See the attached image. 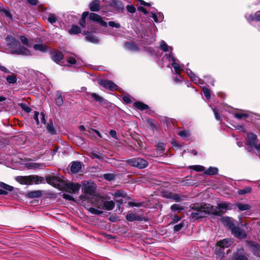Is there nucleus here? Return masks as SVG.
Listing matches in <instances>:
<instances>
[{"mask_svg": "<svg viewBox=\"0 0 260 260\" xmlns=\"http://www.w3.org/2000/svg\"><path fill=\"white\" fill-rule=\"evenodd\" d=\"M237 207L241 211L247 210L250 209V207L248 204H244L239 203L237 205Z\"/></svg>", "mask_w": 260, "mask_h": 260, "instance_id": "46", "label": "nucleus"}, {"mask_svg": "<svg viewBox=\"0 0 260 260\" xmlns=\"http://www.w3.org/2000/svg\"><path fill=\"white\" fill-rule=\"evenodd\" d=\"M202 90L204 94V95L207 99H209L211 98L210 90L206 87L204 86L202 87Z\"/></svg>", "mask_w": 260, "mask_h": 260, "instance_id": "48", "label": "nucleus"}, {"mask_svg": "<svg viewBox=\"0 0 260 260\" xmlns=\"http://www.w3.org/2000/svg\"><path fill=\"white\" fill-rule=\"evenodd\" d=\"M100 1L93 0L90 4V10L91 11L98 12L100 10Z\"/></svg>", "mask_w": 260, "mask_h": 260, "instance_id": "24", "label": "nucleus"}, {"mask_svg": "<svg viewBox=\"0 0 260 260\" xmlns=\"http://www.w3.org/2000/svg\"><path fill=\"white\" fill-rule=\"evenodd\" d=\"M218 171L217 168L210 167L205 171V173L208 175H213L217 174Z\"/></svg>", "mask_w": 260, "mask_h": 260, "instance_id": "34", "label": "nucleus"}, {"mask_svg": "<svg viewBox=\"0 0 260 260\" xmlns=\"http://www.w3.org/2000/svg\"><path fill=\"white\" fill-rule=\"evenodd\" d=\"M19 106L26 113H30L31 111V109L27 106L25 103H20L19 104Z\"/></svg>", "mask_w": 260, "mask_h": 260, "instance_id": "45", "label": "nucleus"}, {"mask_svg": "<svg viewBox=\"0 0 260 260\" xmlns=\"http://www.w3.org/2000/svg\"><path fill=\"white\" fill-rule=\"evenodd\" d=\"M134 106L138 109L141 110H145L148 109L149 107L147 105L141 102H137L134 103Z\"/></svg>", "mask_w": 260, "mask_h": 260, "instance_id": "30", "label": "nucleus"}, {"mask_svg": "<svg viewBox=\"0 0 260 260\" xmlns=\"http://www.w3.org/2000/svg\"><path fill=\"white\" fill-rule=\"evenodd\" d=\"M68 62L71 64H75L76 63V60L75 58L72 56L69 57L68 58Z\"/></svg>", "mask_w": 260, "mask_h": 260, "instance_id": "62", "label": "nucleus"}, {"mask_svg": "<svg viewBox=\"0 0 260 260\" xmlns=\"http://www.w3.org/2000/svg\"><path fill=\"white\" fill-rule=\"evenodd\" d=\"M211 207L210 205L204 203H194L189 206L188 212H190L189 218L190 220L194 221L198 219L205 217L207 214H210Z\"/></svg>", "mask_w": 260, "mask_h": 260, "instance_id": "1", "label": "nucleus"}, {"mask_svg": "<svg viewBox=\"0 0 260 260\" xmlns=\"http://www.w3.org/2000/svg\"><path fill=\"white\" fill-rule=\"evenodd\" d=\"M167 58L169 61H172V66L173 67L176 74H179L180 71L182 70V68L179 63V61L173 56L172 53H170L167 56Z\"/></svg>", "mask_w": 260, "mask_h": 260, "instance_id": "11", "label": "nucleus"}, {"mask_svg": "<svg viewBox=\"0 0 260 260\" xmlns=\"http://www.w3.org/2000/svg\"><path fill=\"white\" fill-rule=\"evenodd\" d=\"M252 191L251 187L247 186L243 189H239L238 190V194L239 195H243L246 193H250Z\"/></svg>", "mask_w": 260, "mask_h": 260, "instance_id": "39", "label": "nucleus"}, {"mask_svg": "<svg viewBox=\"0 0 260 260\" xmlns=\"http://www.w3.org/2000/svg\"><path fill=\"white\" fill-rule=\"evenodd\" d=\"M168 198L172 199L177 202L182 200L180 196L177 193H169L168 195Z\"/></svg>", "mask_w": 260, "mask_h": 260, "instance_id": "31", "label": "nucleus"}, {"mask_svg": "<svg viewBox=\"0 0 260 260\" xmlns=\"http://www.w3.org/2000/svg\"><path fill=\"white\" fill-rule=\"evenodd\" d=\"M89 211L92 214L99 215H101L103 213V212L102 211L99 210L98 209H96L94 208H92V207H91L89 209Z\"/></svg>", "mask_w": 260, "mask_h": 260, "instance_id": "52", "label": "nucleus"}, {"mask_svg": "<svg viewBox=\"0 0 260 260\" xmlns=\"http://www.w3.org/2000/svg\"><path fill=\"white\" fill-rule=\"evenodd\" d=\"M29 177V182L30 185L34 183L35 184H38L42 183L44 181V178L40 177L37 175H30Z\"/></svg>", "mask_w": 260, "mask_h": 260, "instance_id": "21", "label": "nucleus"}, {"mask_svg": "<svg viewBox=\"0 0 260 260\" xmlns=\"http://www.w3.org/2000/svg\"><path fill=\"white\" fill-rule=\"evenodd\" d=\"M245 144L247 146L246 149L248 152H253L255 150L256 153H260V142L255 134H247Z\"/></svg>", "mask_w": 260, "mask_h": 260, "instance_id": "2", "label": "nucleus"}, {"mask_svg": "<svg viewBox=\"0 0 260 260\" xmlns=\"http://www.w3.org/2000/svg\"><path fill=\"white\" fill-rule=\"evenodd\" d=\"M46 181L48 183L59 189L62 188L66 183L64 180L55 176H47L46 177Z\"/></svg>", "mask_w": 260, "mask_h": 260, "instance_id": "9", "label": "nucleus"}, {"mask_svg": "<svg viewBox=\"0 0 260 260\" xmlns=\"http://www.w3.org/2000/svg\"><path fill=\"white\" fill-rule=\"evenodd\" d=\"M67 189L71 193H75L77 192L80 188V184L79 183H65Z\"/></svg>", "mask_w": 260, "mask_h": 260, "instance_id": "18", "label": "nucleus"}, {"mask_svg": "<svg viewBox=\"0 0 260 260\" xmlns=\"http://www.w3.org/2000/svg\"><path fill=\"white\" fill-rule=\"evenodd\" d=\"M12 54H16L17 55H22L25 56H29L31 55V52L29 50L25 47L20 46L16 50L11 51Z\"/></svg>", "mask_w": 260, "mask_h": 260, "instance_id": "14", "label": "nucleus"}, {"mask_svg": "<svg viewBox=\"0 0 260 260\" xmlns=\"http://www.w3.org/2000/svg\"><path fill=\"white\" fill-rule=\"evenodd\" d=\"M114 207L115 203L113 201H105L103 204L101 203V205H98V208L106 210H111Z\"/></svg>", "mask_w": 260, "mask_h": 260, "instance_id": "19", "label": "nucleus"}, {"mask_svg": "<svg viewBox=\"0 0 260 260\" xmlns=\"http://www.w3.org/2000/svg\"><path fill=\"white\" fill-rule=\"evenodd\" d=\"M55 101L56 105L58 106H61L63 104V100L62 99L61 92L60 91H56V98Z\"/></svg>", "mask_w": 260, "mask_h": 260, "instance_id": "29", "label": "nucleus"}, {"mask_svg": "<svg viewBox=\"0 0 260 260\" xmlns=\"http://www.w3.org/2000/svg\"><path fill=\"white\" fill-rule=\"evenodd\" d=\"M184 209V207L179 204H174L171 206V209L172 211H179L183 210Z\"/></svg>", "mask_w": 260, "mask_h": 260, "instance_id": "42", "label": "nucleus"}, {"mask_svg": "<svg viewBox=\"0 0 260 260\" xmlns=\"http://www.w3.org/2000/svg\"><path fill=\"white\" fill-rule=\"evenodd\" d=\"M82 168V164L79 161H74L72 162L71 171L74 173L79 172Z\"/></svg>", "mask_w": 260, "mask_h": 260, "instance_id": "23", "label": "nucleus"}, {"mask_svg": "<svg viewBox=\"0 0 260 260\" xmlns=\"http://www.w3.org/2000/svg\"><path fill=\"white\" fill-rule=\"evenodd\" d=\"M160 48L164 51V52H167L169 51V48L171 49V50H172V48L171 47H169L164 41H161L160 45Z\"/></svg>", "mask_w": 260, "mask_h": 260, "instance_id": "44", "label": "nucleus"}, {"mask_svg": "<svg viewBox=\"0 0 260 260\" xmlns=\"http://www.w3.org/2000/svg\"><path fill=\"white\" fill-rule=\"evenodd\" d=\"M82 183L83 187L82 189L83 191L82 198L86 199L89 196H94L96 189L95 184L92 182L90 183L86 181H84Z\"/></svg>", "mask_w": 260, "mask_h": 260, "instance_id": "5", "label": "nucleus"}, {"mask_svg": "<svg viewBox=\"0 0 260 260\" xmlns=\"http://www.w3.org/2000/svg\"><path fill=\"white\" fill-rule=\"evenodd\" d=\"M81 30L79 27L77 25H72L71 28L69 30V32L71 35H76L80 33Z\"/></svg>", "mask_w": 260, "mask_h": 260, "instance_id": "37", "label": "nucleus"}, {"mask_svg": "<svg viewBox=\"0 0 260 260\" xmlns=\"http://www.w3.org/2000/svg\"><path fill=\"white\" fill-rule=\"evenodd\" d=\"M87 155L92 159L96 158L101 160H104L105 159L104 155L99 152H90Z\"/></svg>", "mask_w": 260, "mask_h": 260, "instance_id": "26", "label": "nucleus"}, {"mask_svg": "<svg viewBox=\"0 0 260 260\" xmlns=\"http://www.w3.org/2000/svg\"><path fill=\"white\" fill-rule=\"evenodd\" d=\"M7 81L10 84H14L17 81V77L16 75L13 74L8 76L6 78Z\"/></svg>", "mask_w": 260, "mask_h": 260, "instance_id": "41", "label": "nucleus"}, {"mask_svg": "<svg viewBox=\"0 0 260 260\" xmlns=\"http://www.w3.org/2000/svg\"><path fill=\"white\" fill-rule=\"evenodd\" d=\"M108 24L112 27L119 28L120 27V24L119 23H116L114 21H109Z\"/></svg>", "mask_w": 260, "mask_h": 260, "instance_id": "58", "label": "nucleus"}, {"mask_svg": "<svg viewBox=\"0 0 260 260\" xmlns=\"http://www.w3.org/2000/svg\"><path fill=\"white\" fill-rule=\"evenodd\" d=\"M122 100L125 103L127 104H130L132 102L131 97L129 95L123 96L122 98Z\"/></svg>", "mask_w": 260, "mask_h": 260, "instance_id": "59", "label": "nucleus"}, {"mask_svg": "<svg viewBox=\"0 0 260 260\" xmlns=\"http://www.w3.org/2000/svg\"><path fill=\"white\" fill-rule=\"evenodd\" d=\"M47 129L48 132L51 135L56 134V130L54 127L52 121H49L47 125Z\"/></svg>", "mask_w": 260, "mask_h": 260, "instance_id": "36", "label": "nucleus"}, {"mask_svg": "<svg viewBox=\"0 0 260 260\" xmlns=\"http://www.w3.org/2000/svg\"><path fill=\"white\" fill-rule=\"evenodd\" d=\"M125 47L129 50L132 51H138L139 50L138 47L134 42H126L124 44Z\"/></svg>", "mask_w": 260, "mask_h": 260, "instance_id": "28", "label": "nucleus"}, {"mask_svg": "<svg viewBox=\"0 0 260 260\" xmlns=\"http://www.w3.org/2000/svg\"><path fill=\"white\" fill-rule=\"evenodd\" d=\"M190 168L198 172H202L205 170V167L200 165H194L190 167Z\"/></svg>", "mask_w": 260, "mask_h": 260, "instance_id": "50", "label": "nucleus"}, {"mask_svg": "<svg viewBox=\"0 0 260 260\" xmlns=\"http://www.w3.org/2000/svg\"><path fill=\"white\" fill-rule=\"evenodd\" d=\"M104 178L108 181H112L114 180L115 175L112 173H107L103 175Z\"/></svg>", "mask_w": 260, "mask_h": 260, "instance_id": "49", "label": "nucleus"}, {"mask_svg": "<svg viewBox=\"0 0 260 260\" xmlns=\"http://www.w3.org/2000/svg\"><path fill=\"white\" fill-rule=\"evenodd\" d=\"M187 74L188 75L192 81L197 83L199 81V79L194 74V73L189 69L186 70Z\"/></svg>", "mask_w": 260, "mask_h": 260, "instance_id": "35", "label": "nucleus"}, {"mask_svg": "<svg viewBox=\"0 0 260 260\" xmlns=\"http://www.w3.org/2000/svg\"><path fill=\"white\" fill-rule=\"evenodd\" d=\"M16 181L23 185H30L29 177L28 176H17L15 178Z\"/></svg>", "mask_w": 260, "mask_h": 260, "instance_id": "25", "label": "nucleus"}, {"mask_svg": "<svg viewBox=\"0 0 260 260\" xmlns=\"http://www.w3.org/2000/svg\"><path fill=\"white\" fill-rule=\"evenodd\" d=\"M247 246L252 251L253 254L256 256H259L260 245L254 241H247Z\"/></svg>", "mask_w": 260, "mask_h": 260, "instance_id": "12", "label": "nucleus"}, {"mask_svg": "<svg viewBox=\"0 0 260 260\" xmlns=\"http://www.w3.org/2000/svg\"><path fill=\"white\" fill-rule=\"evenodd\" d=\"M42 194V192L40 190H36V191H30L28 193V196L29 197L31 198H39L41 197Z\"/></svg>", "mask_w": 260, "mask_h": 260, "instance_id": "38", "label": "nucleus"}, {"mask_svg": "<svg viewBox=\"0 0 260 260\" xmlns=\"http://www.w3.org/2000/svg\"><path fill=\"white\" fill-rule=\"evenodd\" d=\"M147 124L151 126L152 128H155V125L153 122V120L151 118H148L147 119Z\"/></svg>", "mask_w": 260, "mask_h": 260, "instance_id": "61", "label": "nucleus"}, {"mask_svg": "<svg viewBox=\"0 0 260 260\" xmlns=\"http://www.w3.org/2000/svg\"><path fill=\"white\" fill-rule=\"evenodd\" d=\"M20 40L21 42L25 46H26L28 47H30L31 45L29 43L28 39L27 38L24 36H21L20 37Z\"/></svg>", "mask_w": 260, "mask_h": 260, "instance_id": "47", "label": "nucleus"}, {"mask_svg": "<svg viewBox=\"0 0 260 260\" xmlns=\"http://www.w3.org/2000/svg\"><path fill=\"white\" fill-rule=\"evenodd\" d=\"M183 224L179 223L174 226V230L176 232L180 231L183 228Z\"/></svg>", "mask_w": 260, "mask_h": 260, "instance_id": "64", "label": "nucleus"}, {"mask_svg": "<svg viewBox=\"0 0 260 260\" xmlns=\"http://www.w3.org/2000/svg\"><path fill=\"white\" fill-rule=\"evenodd\" d=\"M86 40L92 43H98L99 41L94 32L87 31L84 33Z\"/></svg>", "mask_w": 260, "mask_h": 260, "instance_id": "20", "label": "nucleus"}, {"mask_svg": "<svg viewBox=\"0 0 260 260\" xmlns=\"http://www.w3.org/2000/svg\"><path fill=\"white\" fill-rule=\"evenodd\" d=\"M143 42L146 44H152L155 41V39L153 37H151L149 38H146L145 36L143 37Z\"/></svg>", "mask_w": 260, "mask_h": 260, "instance_id": "53", "label": "nucleus"}, {"mask_svg": "<svg viewBox=\"0 0 260 260\" xmlns=\"http://www.w3.org/2000/svg\"><path fill=\"white\" fill-rule=\"evenodd\" d=\"M99 84L104 88L111 90H114L117 87L115 83L110 80H101L99 82Z\"/></svg>", "mask_w": 260, "mask_h": 260, "instance_id": "13", "label": "nucleus"}, {"mask_svg": "<svg viewBox=\"0 0 260 260\" xmlns=\"http://www.w3.org/2000/svg\"><path fill=\"white\" fill-rule=\"evenodd\" d=\"M210 207L212 208L211 210H213V212L210 211V214L219 216L222 215L228 210L231 209L230 204L226 202L220 203L216 207L210 205Z\"/></svg>", "mask_w": 260, "mask_h": 260, "instance_id": "7", "label": "nucleus"}, {"mask_svg": "<svg viewBox=\"0 0 260 260\" xmlns=\"http://www.w3.org/2000/svg\"><path fill=\"white\" fill-rule=\"evenodd\" d=\"M249 17L252 21H260V13L259 12H257L255 13L254 15H251L249 16Z\"/></svg>", "mask_w": 260, "mask_h": 260, "instance_id": "51", "label": "nucleus"}, {"mask_svg": "<svg viewBox=\"0 0 260 260\" xmlns=\"http://www.w3.org/2000/svg\"><path fill=\"white\" fill-rule=\"evenodd\" d=\"M47 20L51 24L55 23L58 21V18L55 14L49 13L47 18Z\"/></svg>", "mask_w": 260, "mask_h": 260, "instance_id": "33", "label": "nucleus"}, {"mask_svg": "<svg viewBox=\"0 0 260 260\" xmlns=\"http://www.w3.org/2000/svg\"><path fill=\"white\" fill-rule=\"evenodd\" d=\"M88 15L89 20L99 22L102 26L106 27L107 26V22L104 21L102 17L99 15L93 13L89 14L88 12H84L83 13L81 19L79 21V24L83 27H85L86 19Z\"/></svg>", "mask_w": 260, "mask_h": 260, "instance_id": "4", "label": "nucleus"}, {"mask_svg": "<svg viewBox=\"0 0 260 260\" xmlns=\"http://www.w3.org/2000/svg\"><path fill=\"white\" fill-rule=\"evenodd\" d=\"M0 187L5 189V190L12 191L14 189V187L12 186L8 185L3 182H0Z\"/></svg>", "mask_w": 260, "mask_h": 260, "instance_id": "43", "label": "nucleus"}, {"mask_svg": "<svg viewBox=\"0 0 260 260\" xmlns=\"http://www.w3.org/2000/svg\"><path fill=\"white\" fill-rule=\"evenodd\" d=\"M232 260H248V255L245 249L242 248H238L232 256Z\"/></svg>", "mask_w": 260, "mask_h": 260, "instance_id": "10", "label": "nucleus"}, {"mask_svg": "<svg viewBox=\"0 0 260 260\" xmlns=\"http://www.w3.org/2000/svg\"><path fill=\"white\" fill-rule=\"evenodd\" d=\"M233 243V240L232 239L226 238L219 241L217 243L218 247L216 248V252L217 255L219 257H223L224 256V252L223 251L225 248L230 247Z\"/></svg>", "mask_w": 260, "mask_h": 260, "instance_id": "6", "label": "nucleus"}, {"mask_svg": "<svg viewBox=\"0 0 260 260\" xmlns=\"http://www.w3.org/2000/svg\"><path fill=\"white\" fill-rule=\"evenodd\" d=\"M212 110L214 112L215 118L218 120H220L219 110L216 107L212 108Z\"/></svg>", "mask_w": 260, "mask_h": 260, "instance_id": "56", "label": "nucleus"}, {"mask_svg": "<svg viewBox=\"0 0 260 260\" xmlns=\"http://www.w3.org/2000/svg\"><path fill=\"white\" fill-rule=\"evenodd\" d=\"M85 98L87 100H89L90 98H92L95 102H98L100 104L105 103V100L100 95L97 94L95 93H90L86 92L85 94Z\"/></svg>", "mask_w": 260, "mask_h": 260, "instance_id": "16", "label": "nucleus"}, {"mask_svg": "<svg viewBox=\"0 0 260 260\" xmlns=\"http://www.w3.org/2000/svg\"><path fill=\"white\" fill-rule=\"evenodd\" d=\"M126 219L130 222L134 221H142L143 218L135 213H129L126 215Z\"/></svg>", "mask_w": 260, "mask_h": 260, "instance_id": "22", "label": "nucleus"}, {"mask_svg": "<svg viewBox=\"0 0 260 260\" xmlns=\"http://www.w3.org/2000/svg\"><path fill=\"white\" fill-rule=\"evenodd\" d=\"M223 221L227 224L235 237L240 239H244L246 238L247 235L245 231L240 227L236 226L231 218L226 217L223 219Z\"/></svg>", "mask_w": 260, "mask_h": 260, "instance_id": "3", "label": "nucleus"}, {"mask_svg": "<svg viewBox=\"0 0 260 260\" xmlns=\"http://www.w3.org/2000/svg\"><path fill=\"white\" fill-rule=\"evenodd\" d=\"M50 54L51 59L57 63H58L63 58V54L59 51L53 50Z\"/></svg>", "mask_w": 260, "mask_h": 260, "instance_id": "15", "label": "nucleus"}, {"mask_svg": "<svg viewBox=\"0 0 260 260\" xmlns=\"http://www.w3.org/2000/svg\"><path fill=\"white\" fill-rule=\"evenodd\" d=\"M179 136H180L181 137L185 138L189 137L190 135L188 131L183 130V131H180L178 133Z\"/></svg>", "mask_w": 260, "mask_h": 260, "instance_id": "54", "label": "nucleus"}, {"mask_svg": "<svg viewBox=\"0 0 260 260\" xmlns=\"http://www.w3.org/2000/svg\"><path fill=\"white\" fill-rule=\"evenodd\" d=\"M110 6L120 13H122L124 10L123 5L121 1L113 0L110 3Z\"/></svg>", "mask_w": 260, "mask_h": 260, "instance_id": "17", "label": "nucleus"}, {"mask_svg": "<svg viewBox=\"0 0 260 260\" xmlns=\"http://www.w3.org/2000/svg\"><path fill=\"white\" fill-rule=\"evenodd\" d=\"M152 17L156 22H160L162 20L164 16L162 14L159 13L158 15L155 13H152Z\"/></svg>", "mask_w": 260, "mask_h": 260, "instance_id": "40", "label": "nucleus"}, {"mask_svg": "<svg viewBox=\"0 0 260 260\" xmlns=\"http://www.w3.org/2000/svg\"><path fill=\"white\" fill-rule=\"evenodd\" d=\"M126 162L133 167H137L139 169H144L148 166V162L141 158L137 157L129 159L126 160Z\"/></svg>", "mask_w": 260, "mask_h": 260, "instance_id": "8", "label": "nucleus"}, {"mask_svg": "<svg viewBox=\"0 0 260 260\" xmlns=\"http://www.w3.org/2000/svg\"><path fill=\"white\" fill-rule=\"evenodd\" d=\"M126 9L131 13H134L136 12V8L133 5H127Z\"/></svg>", "mask_w": 260, "mask_h": 260, "instance_id": "60", "label": "nucleus"}, {"mask_svg": "<svg viewBox=\"0 0 260 260\" xmlns=\"http://www.w3.org/2000/svg\"><path fill=\"white\" fill-rule=\"evenodd\" d=\"M4 16L7 18L9 22L12 21V15L10 12L6 9H2L1 10Z\"/></svg>", "mask_w": 260, "mask_h": 260, "instance_id": "32", "label": "nucleus"}, {"mask_svg": "<svg viewBox=\"0 0 260 260\" xmlns=\"http://www.w3.org/2000/svg\"><path fill=\"white\" fill-rule=\"evenodd\" d=\"M114 196L116 197H123L124 198L126 196V193L124 191H121L120 190H117L114 192Z\"/></svg>", "mask_w": 260, "mask_h": 260, "instance_id": "55", "label": "nucleus"}, {"mask_svg": "<svg viewBox=\"0 0 260 260\" xmlns=\"http://www.w3.org/2000/svg\"><path fill=\"white\" fill-rule=\"evenodd\" d=\"M234 116L237 119H241L243 118L248 117V115L245 113H235Z\"/></svg>", "mask_w": 260, "mask_h": 260, "instance_id": "57", "label": "nucleus"}, {"mask_svg": "<svg viewBox=\"0 0 260 260\" xmlns=\"http://www.w3.org/2000/svg\"><path fill=\"white\" fill-rule=\"evenodd\" d=\"M39 165L37 163H34V162H32V163H29L28 164V167L30 169H37V168H39Z\"/></svg>", "mask_w": 260, "mask_h": 260, "instance_id": "63", "label": "nucleus"}, {"mask_svg": "<svg viewBox=\"0 0 260 260\" xmlns=\"http://www.w3.org/2000/svg\"><path fill=\"white\" fill-rule=\"evenodd\" d=\"M33 48L35 50L42 52H46L47 51V46L43 43L35 44Z\"/></svg>", "mask_w": 260, "mask_h": 260, "instance_id": "27", "label": "nucleus"}]
</instances>
